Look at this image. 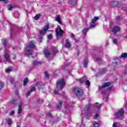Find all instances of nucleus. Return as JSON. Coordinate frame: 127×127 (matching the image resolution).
Instances as JSON below:
<instances>
[{"instance_id": "obj_1", "label": "nucleus", "mask_w": 127, "mask_h": 127, "mask_svg": "<svg viewBox=\"0 0 127 127\" xmlns=\"http://www.w3.org/2000/svg\"><path fill=\"white\" fill-rule=\"evenodd\" d=\"M72 91L78 99H82L83 98L84 92H83V90L81 88L79 87H73Z\"/></svg>"}, {"instance_id": "obj_2", "label": "nucleus", "mask_w": 127, "mask_h": 127, "mask_svg": "<svg viewBox=\"0 0 127 127\" xmlns=\"http://www.w3.org/2000/svg\"><path fill=\"white\" fill-rule=\"evenodd\" d=\"M57 89H58V90H60V91H62L66 85V83H65L64 79L63 78L59 79L57 81Z\"/></svg>"}, {"instance_id": "obj_3", "label": "nucleus", "mask_w": 127, "mask_h": 127, "mask_svg": "<svg viewBox=\"0 0 127 127\" xmlns=\"http://www.w3.org/2000/svg\"><path fill=\"white\" fill-rule=\"evenodd\" d=\"M124 115L125 111H124V109H121L114 114V116L116 119H118L119 120H123Z\"/></svg>"}, {"instance_id": "obj_4", "label": "nucleus", "mask_w": 127, "mask_h": 127, "mask_svg": "<svg viewBox=\"0 0 127 127\" xmlns=\"http://www.w3.org/2000/svg\"><path fill=\"white\" fill-rule=\"evenodd\" d=\"M59 31H58V29H56V34L58 39H61L64 33V31L62 30L60 27H59Z\"/></svg>"}, {"instance_id": "obj_5", "label": "nucleus", "mask_w": 127, "mask_h": 127, "mask_svg": "<svg viewBox=\"0 0 127 127\" xmlns=\"http://www.w3.org/2000/svg\"><path fill=\"white\" fill-rule=\"evenodd\" d=\"M48 29H49V24H47L44 27L42 30L40 31V35H43V34H44Z\"/></svg>"}, {"instance_id": "obj_6", "label": "nucleus", "mask_w": 127, "mask_h": 127, "mask_svg": "<svg viewBox=\"0 0 127 127\" xmlns=\"http://www.w3.org/2000/svg\"><path fill=\"white\" fill-rule=\"evenodd\" d=\"M23 106V103L20 102L18 105L17 114L18 115H20L22 113V106Z\"/></svg>"}, {"instance_id": "obj_7", "label": "nucleus", "mask_w": 127, "mask_h": 127, "mask_svg": "<svg viewBox=\"0 0 127 127\" xmlns=\"http://www.w3.org/2000/svg\"><path fill=\"white\" fill-rule=\"evenodd\" d=\"M43 54L45 55V57H46V58H48V57L50 56V52L49 50H48V49L45 48L43 51Z\"/></svg>"}, {"instance_id": "obj_8", "label": "nucleus", "mask_w": 127, "mask_h": 127, "mask_svg": "<svg viewBox=\"0 0 127 127\" xmlns=\"http://www.w3.org/2000/svg\"><path fill=\"white\" fill-rule=\"evenodd\" d=\"M86 81H87V76H84L82 78L80 79L79 80L78 82H79V83H80V84H83V83H85Z\"/></svg>"}, {"instance_id": "obj_9", "label": "nucleus", "mask_w": 127, "mask_h": 127, "mask_svg": "<svg viewBox=\"0 0 127 127\" xmlns=\"http://www.w3.org/2000/svg\"><path fill=\"white\" fill-rule=\"evenodd\" d=\"M111 85V82H106L104 83L102 86H99V90H101V89H104V88H106V87H109Z\"/></svg>"}, {"instance_id": "obj_10", "label": "nucleus", "mask_w": 127, "mask_h": 127, "mask_svg": "<svg viewBox=\"0 0 127 127\" xmlns=\"http://www.w3.org/2000/svg\"><path fill=\"white\" fill-rule=\"evenodd\" d=\"M4 59H5L7 62L10 63V58L9 57V55H8V54H7V53H5L4 55Z\"/></svg>"}, {"instance_id": "obj_11", "label": "nucleus", "mask_w": 127, "mask_h": 127, "mask_svg": "<svg viewBox=\"0 0 127 127\" xmlns=\"http://www.w3.org/2000/svg\"><path fill=\"white\" fill-rule=\"evenodd\" d=\"M26 50H27V53L26 54V55L27 56H30V55H32V51L29 49V47H27L26 48Z\"/></svg>"}, {"instance_id": "obj_12", "label": "nucleus", "mask_w": 127, "mask_h": 127, "mask_svg": "<svg viewBox=\"0 0 127 127\" xmlns=\"http://www.w3.org/2000/svg\"><path fill=\"white\" fill-rule=\"evenodd\" d=\"M120 27L118 26H115L112 29V32L114 33V34H116L117 32H118L120 30Z\"/></svg>"}, {"instance_id": "obj_13", "label": "nucleus", "mask_w": 127, "mask_h": 127, "mask_svg": "<svg viewBox=\"0 0 127 127\" xmlns=\"http://www.w3.org/2000/svg\"><path fill=\"white\" fill-rule=\"evenodd\" d=\"M65 47H66V48H70V47H71V44H70V43H69V40H68L67 39L65 40Z\"/></svg>"}, {"instance_id": "obj_14", "label": "nucleus", "mask_w": 127, "mask_h": 127, "mask_svg": "<svg viewBox=\"0 0 127 127\" xmlns=\"http://www.w3.org/2000/svg\"><path fill=\"white\" fill-rule=\"evenodd\" d=\"M69 3L71 5H75L77 4V0H69Z\"/></svg>"}, {"instance_id": "obj_15", "label": "nucleus", "mask_w": 127, "mask_h": 127, "mask_svg": "<svg viewBox=\"0 0 127 127\" xmlns=\"http://www.w3.org/2000/svg\"><path fill=\"white\" fill-rule=\"evenodd\" d=\"M53 55H56L57 53H58L59 51L56 49V47H53Z\"/></svg>"}, {"instance_id": "obj_16", "label": "nucleus", "mask_w": 127, "mask_h": 127, "mask_svg": "<svg viewBox=\"0 0 127 127\" xmlns=\"http://www.w3.org/2000/svg\"><path fill=\"white\" fill-rule=\"evenodd\" d=\"M32 65H33L34 66L35 65H37L38 64H41V62H38V61H35V60L33 61L32 62Z\"/></svg>"}, {"instance_id": "obj_17", "label": "nucleus", "mask_w": 127, "mask_h": 127, "mask_svg": "<svg viewBox=\"0 0 127 127\" xmlns=\"http://www.w3.org/2000/svg\"><path fill=\"white\" fill-rule=\"evenodd\" d=\"M40 16H41V15L40 14H38L34 16V19H35V20H38V19L40 18Z\"/></svg>"}, {"instance_id": "obj_18", "label": "nucleus", "mask_w": 127, "mask_h": 127, "mask_svg": "<svg viewBox=\"0 0 127 127\" xmlns=\"http://www.w3.org/2000/svg\"><path fill=\"white\" fill-rule=\"evenodd\" d=\"M56 21H58V22L60 23V24H61V17H60L59 15H58L57 17H56Z\"/></svg>"}, {"instance_id": "obj_19", "label": "nucleus", "mask_w": 127, "mask_h": 127, "mask_svg": "<svg viewBox=\"0 0 127 127\" xmlns=\"http://www.w3.org/2000/svg\"><path fill=\"white\" fill-rule=\"evenodd\" d=\"M2 45L4 47H6V45H7V40L6 39H4V40L3 41V42L2 43Z\"/></svg>"}, {"instance_id": "obj_20", "label": "nucleus", "mask_w": 127, "mask_h": 127, "mask_svg": "<svg viewBox=\"0 0 127 127\" xmlns=\"http://www.w3.org/2000/svg\"><path fill=\"white\" fill-rule=\"evenodd\" d=\"M36 86L38 88V89H40L42 86V83H41V82H38L36 83Z\"/></svg>"}, {"instance_id": "obj_21", "label": "nucleus", "mask_w": 127, "mask_h": 127, "mask_svg": "<svg viewBox=\"0 0 127 127\" xmlns=\"http://www.w3.org/2000/svg\"><path fill=\"white\" fill-rule=\"evenodd\" d=\"M27 83H28V78L26 77L23 80V86H26Z\"/></svg>"}, {"instance_id": "obj_22", "label": "nucleus", "mask_w": 127, "mask_h": 127, "mask_svg": "<svg viewBox=\"0 0 127 127\" xmlns=\"http://www.w3.org/2000/svg\"><path fill=\"white\" fill-rule=\"evenodd\" d=\"M101 107H102V105L99 104V103L98 102L95 103V108L99 109H101Z\"/></svg>"}, {"instance_id": "obj_23", "label": "nucleus", "mask_w": 127, "mask_h": 127, "mask_svg": "<svg viewBox=\"0 0 127 127\" xmlns=\"http://www.w3.org/2000/svg\"><path fill=\"white\" fill-rule=\"evenodd\" d=\"M120 58H127V53H125L122 54L120 57Z\"/></svg>"}, {"instance_id": "obj_24", "label": "nucleus", "mask_w": 127, "mask_h": 127, "mask_svg": "<svg viewBox=\"0 0 127 127\" xmlns=\"http://www.w3.org/2000/svg\"><path fill=\"white\" fill-rule=\"evenodd\" d=\"M111 4L113 5V6H116V5H118L119 4V3L117 1H113L111 2Z\"/></svg>"}, {"instance_id": "obj_25", "label": "nucleus", "mask_w": 127, "mask_h": 127, "mask_svg": "<svg viewBox=\"0 0 127 127\" xmlns=\"http://www.w3.org/2000/svg\"><path fill=\"white\" fill-rule=\"evenodd\" d=\"M96 27V24L94 23H90V26H89V29H91L92 28H95Z\"/></svg>"}, {"instance_id": "obj_26", "label": "nucleus", "mask_w": 127, "mask_h": 127, "mask_svg": "<svg viewBox=\"0 0 127 127\" xmlns=\"http://www.w3.org/2000/svg\"><path fill=\"white\" fill-rule=\"evenodd\" d=\"M62 101H61L59 102V104L57 106V108L58 109V110H60L61 109V107H62Z\"/></svg>"}, {"instance_id": "obj_27", "label": "nucleus", "mask_w": 127, "mask_h": 127, "mask_svg": "<svg viewBox=\"0 0 127 127\" xmlns=\"http://www.w3.org/2000/svg\"><path fill=\"white\" fill-rule=\"evenodd\" d=\"M88 29H84L83 30H82V34H83L84 36L86 35V34H87V32H88Z\"/></svg>"}, {"instance_id": "obj_28", "label": "nucleus", "mask_w": 127, "mask_h": 127, "mask_svg": "<svg viewBox=\"0 0 127 127\" xmlns=\"http://www.w3.org/2000/svg\"><path fill=\"white\" fill-rule=\"evenodd\" d=\"M28 44L30 48L32 47H35V45H34V44H33V42H30L29 43H28Z\"/></svg>"}, {"instance_id": "obj_29", "label": "nucleus", "mask_w": 127, "mask_h": 127, "mask_svg": "<svg viewBox=\"0 0 127 127\" xmlns=\"http://www.w3.org/2000/svg\"><path fill=\"white\" fill-rule=\"evenodd\" d=\"M88 61L87 60H84V61H83V65H84V67L85 68H86L87 67V65H88Z\"/></svg>"}, {"instance_id": "obj_30", "label": "nucleus", "mask_w": 127, "mask_h": 127, "mask_svg": "<svg viewBox=\"0 0 127 127\" xmlns=\"http://www.w3.org/2000/svg\"><path fill=\"white\" fill-rule=\"evenodd\" d=\"M99 19V17H95L92 20V23H95L97 20Z\"/></svg>"}, {"instance_id": "obj_31", "label": "nucleus", "mask_w": 127, "mask_h": 127, "mask_svg": "<svg viewBox=\"0 0 127 127\" xmlns=\"http://www.w3.org/2000/svg\"><path fill=\"white\" fill-rule=\"evenodd\" d=\"M90 107H91V105H88L85 106V107L84 108V110L85 111H88L89 109H90Z\"/></svg>"}, {"instance_id": "obj_32", "label": "nucleus", "mask_w": 127, "mask_h": 127, "mask_svg": "<svg viewBox=\"0 0 127 127\" xmlns=\"http://www.w3.org/2000/svg\"><path fill=\"white\" fill-rule=\"evenodd\" d=\"M85 85L87 86L88 87H90L91 85V82H90V81L88 80L84 82Z\"/></svg>"}, {"instance_id": "obj_33", "label": "nucleus", "mask_w": 127, "mask_h": 127, "mask_svg": "<svg viewBox=\"0 0 127 127\" xmlns=\"http://www.w3.org/2000/svg\"><path fill=\"white\" fill-rule=\"evenodd\" d=\"M47 118H53V115L51 113H48L46 114Z\"/></svg>"}, {"instance_id": "obj_34", "label": "nucleus", "mask_w": 127, "mask_h": 127, "mask_svg": "<svg viewBox=\"0 0 127 127\" xmlns=\"http://www.w3.org/2000/svg\"><path fill=\"white\" fill-rule=\"evenodd\" d=\"M8 80H9L10 83H11V84H12V83H13V78L9 77H8Z\"/></svg>"}, {"instance_id": "obj_35", "label": "nucleus", "mask_w": 127, "mask_h": 127, "mask_svg": "<svg viewBox=\"0 0 127 127\" xmlns=\"http://www.w3.org/2000/svg\"><path fill=\"white\" fill-rule=\"evenodd\" d=\"M7 123L9 126L11 125V120H10V119H7Z\"/></svg>"}, {"instance_id": "obj_36", "label": "nucleus", "mask_w": 127, "mask_h": 127, "mask_svg": "<svg viewBox=\"0 0 127 127\" xmlns=\"http://www.w3.org/2000/svg\"><path fill=\"white\" fill-rule=\"evenodd\" d=\"M93 126L94 127H99V123H98L97 122H94L93 123Z\"/></svg>"}, {"instance_id": "obj_37", "label": "nucleus", "mask_w": 127, "mask_h": 127, "mask_svg": "<svg viewBox=\"0 0 127 127\" xmlns=\"http://www.w3.org/2000/svg\"><path fill=\"white\" fill-rule=\"evenodd\" d=\"M45 77H47V78H49V74L47 71H45Z\"/></svg>"}, {"instance_id": "obj_38", "label": "nucleus", "mask_w": 127, "mask_h": 127, "mask_svg": "<svg viewBox=\"0 0 127 127\" xmlns=\"http://www.w3.org/2000/svg\"><path fill=\"white\" fill-rule=\"evenodd\" d=\"M13 7H14V6H12L11 5H8V10H11V9H12V8H13Z\"/></svg>"}, {"instance_id": "obj_39", "label": "nucleus", "mask_w": 127, "mask_h": 127, "mask_svg": "<svg viewBox=\"0 0 127 127\" xmlns=\"http://www.w3.org/2000/svg\"><path fill=\"white\" fill-rule=\"evenodd\" d=\"M35 90H36V89L35 88V86H33L30 90L31 92H34V91H35Z\"/></svg>"}, {"instance_id": "obj_40", "label": "nucleus", "mask_w": 127, "mask_h": 127, "mask_svg": "<svg viewBox=\"0 0 127 127\" xmlns=\"http://www.w3.org/2000/svg\"><path fill=\"white\" fill-rule=\"evenodd\" d=\"M96 62H100V61H101L102 60V58H96Z\"/></svg>"}, {"instance_id": "obj_41", "label": "nucleus", "mask_w": 127, "mask_h": 127, "mask_svg": "<svg viewBox=\"0 0 127 127\" xmlns=\"http://www.w3.org/2000/svg\"><path fill=\"white\" fill-rule=\"evenodd\" d=\"M71 37H72V38H73L74 40H76V38H75V35H74V34H73V33H71Z\"/></svg>"}, {"instance_id": "obj_42", "label": "nucleus", "mask_w": 127, "mask_h": 127, "mask_svg": "<svg viewBox=\"0 0 127 127\" xmlns=\"http://www.w3.org/2000/svg\"><path fill=\"white\" fill-rule=\"evenodd\" d=\"M41 39H43V37L42 36L39 37V42L40 43H41V42H42V41H41Z\"/></svg>"}, {"instance_id": "obj_43", "label": "nucleus", "mask_w": 127, "mask_h": 127, "mask_svg": "<svg viewBox=\"0 0 127 127\" xmlns=\"http://www.w3.org/2000/svg\"><path fill=\"white\" fill-rule=\"evenodd\" d=\"M14 16L16 18H17V17H18L19 16V14L18 12H16L14 13Z\"/></svg>"}, {"instance_id": "obj_44", "label": "nucleus", "mask_w": 127, "mask_h": 127, "mask_svg": "<svg viewBox=\"0 0 127 127\" xmlns=\"http://www.w3.org/2000/svg\"><path fill=\"white\" fill-rule=\"evenodd\" d=\"M9 115L10 116H13L14 115V111H11Z\"/></svg>"}, {"instance_id": "obj_45", "label": "nucleus", "mask_w": 127, "mask_h": 127, "mask_svg": "<svg viewBox=\"0 0 127 127\" xmlns=\"http://www.w3.org/2000/svg\"><path fill=\"white\" fill-rule=\"evenodd\" d=\"M31 93V91H28V92H27L26 93V95L27 97H28V96H30V94Z\"/></svg>"}, {"instance_id": "obj_46", "label": "nucleus", "mask_w": 127, "mask_h": 127, "mask_svg": "<svg viewBox=\"0 0 127 127\" xmlns=\"http://www.w3.org/2000/svg\"><path fill=\"white\" fill-rule=\"evenodd\" d=\"M104 72H105V69L104 68L100 69V72L101 73V74H102V73H104Z\"/></svg>"}, {"instance_id": "obj_47", "label": "nucleus", "mask_w": 127, "mask_h": 127, "mask_svg": "<svg viewBox=\"0 0 127 127\" xmlns=\"http://www.w3.org/2000/svg\"><path fill=\"white\" fill-rule=\"evenodd\" d=\"M11 71V69L10 68H8L6 70V73H9Z\"/></svg>"}, {"instance_id": "obj_48", "label": "nucleus", "mask_w": 127, "mask_h": 127, "mask_svg": "<svg viewBox=\"0 0 127 127\" xmlns=\"http://www.w3.org/2000/svg\"><path fill=\"white\" fill-rule=\"evenodd\" d=\"M52 38V35L50 34V35H48V38L49 39H51Z\"/></svg>"}, {"instance_id": "obj_49", "label": "nucleus", "mask_w": 127, "mask_h": 127, "mask_svg": "<svg viewBox=\"0 0 127 127\" xmlns=\"http://www.w3.org/2000/svg\"><path fill=\"white\" fill-rule=\"evenodd\" d=\"M122 9L124 10V11H127V7H123Z\"/></svg>"}, {"instance_id": "obj_50", "label": "nucleus", "mask_w": 127, "mask_h": 127, "mask_svg": "<svg viewBox=\"0 0 127 127\" xmlns=\"http://www.w3.org/2000/svg\"><path fill=\"white\" fill-rule=\"evenodd\" d=\"M113 42H114V43H115V44H117V43H118V40L117 39H114L113 40Z\"/></svg>"}, {"instance_id": "obj_51", "label": "nucleus", "mask_w": 127, "mask_h": 127, "mask_svg": "<svg viewBox=\"0 0 127 127\" xmlns=\"http://www.w3.org/2000/svg\"><path fill=\"white\" fill-rule=\"evenodd\" d=\"M3 87V83L2 82H0V88H2Z\"/></svg>"}, {"instance_id": "obj_52", "label": "nucleus", "mask_w": 127, "mask_h": 127, "mask_svg": "<svg viewBox=\"0 0 127 127\" xmlns=\"http://www.w3.org/2000/svg\"><path fill=\"white\" fill-rule=\"evenodd\" d=\"M116 19L117 20H121V16H118L116 17Z\"/></svg>"}, {"instance_id": "obj_53", "label": "nucleus", "mask_w": 127, "mask_h": 127, "mask_svg": "<svg viewBox=\"0 0 127 127\" xmlns=\"http://www.w3.org/2000/svg\"><path fill=\"white\" fill-rule=\"evenodd\" d=\"M54 94L55 95H59V93L57 90H55Z\"/></svg>"}, {"instance_id": "obj_54", "label": "nucleus", "mask_w": 127, "mask_h": 127, "mask_svg": "<svg viewBox=\"0 0 127 127\" xmlns=\"http://www.w3.org/2000/svg\"><path fill=\"white\" fill-rule=\"evenodd\" d=\"M0 1H4L5 3H7V0H0Z\"/></svg>"}, {"instance_id": "obj_55", "label": "nucleus", "mask_w": 127, "mask_h": 127, "mask_svg": "<svg viewBox=\"0 0 127 127\" xmlns=\"http://www.w3.org/2000/svg\"><path fill=\"white\" fill-rule=\"evenodd\" d=\"M112 89H113V86H110V87H109L107 89V90H108V91H111V90H112Z\"/></svg>"}, {"instance_id": "obj_56", "label": "nucleus", "mask_w": 127, "mask_h": 127, "mask_svg": "<svg viewBox=\"0 0 127 127\" xmlns=\"http://www.w3.org/2000/svg\"><path fill=\"white\" fill-rule=\"evenodd\" d=\"M98 117H99V115L96 114L95 116V120H97V119H98Z\"/></svg>"}, {"instance_id": "obj_57", "label": "nucleus", "mask_w": 127, "mask_h": 127, "mask_svg": "<svg viewBox=\"0 0 127 127\" xmlns=\"http://www.w3.org/2000/svg\"><path fill=\"white\" fill-rule=\"evenodd\" d=\"M77 56H79V55H80V50H77Z\"/></svg>"}, {"instance_id": "obj_58", "label": "nucleus", "mask_w": 127, "mask_h": 127, "mask_svg": "<svg viewBox=\"0 0 127 127\" xmlns=\"http://www.w3.org/2000/svg\"><path fill=\"white\" fill-rule=\"evenodd\" d=\"M106 93V91H103L102 92V95H105Z\"/></svg>"}, {"instance_id": "obj_59", "label": "nucleus", "mask_w": 127, "mask_h": 127, "mask_svg": "<svg viewBox=\"0 0 127 127\" xmlns=\"http://www.w3.org/2000/svg\"><path fill=\"white\" fill-rule=\"evenodd\" d=\"M113 127H117V124H116V123H114V124L113 125Z\"/></svg>"}, {"instance_id": "obj_60", "label": "nucleus", "mask_w": 127, "mask_h": 127, "mask_svg": "<svg viewBox=\"0 0 127 127\" xmlns=\"http://www.w3.org/2000/svg\"><path fill=\"white\" fill-rule=\"evenodd\" d=\"M17 100H13L12 101V104H14Z\"/></svg>"}, {"instance_id": "obj_61", "label": "nucleus", "mask_w": 127, "mask_h": 127, "mask_svg": "<svg viewBox=\"0 0 127 127\" xmlns=\"http://www.w3.org/2000/svg\"><path fill=\"white\" fill-rule=\"evenodd\" d=\"M15 95H18V91H17V90L15 91Z\"/></svg>"}, {"instance_id": "obj_62", "label": "nucleus", "mask_w": 127, "mask_h": 127, "mask_svg": "<svg viewBox=\"0 0 127 127\" xmlns=\"http://www.w3.org/2000/svg\"><path fill=\"white\" fill-rule=\"evenodd\" d=\"M65 69V67L62 66V70H64Z\"/></svg>"}, {"instance_id": "obj_63", "label": "nucleus", "mask_w": 127, "mask_h": 127, "mask_svg": "<svg viewBox=\"0 0 127 127\" xmlns=\"http://www.w3.org/2000/svg\"><path fill=\"white\" fill-rule=\"evenodd\" d=\"M115 64H116V65H119V63L118 62H115Z\"/></svg>"}, {"instance_id": "obj_64", "label": "nucleus", "mask_w": 127, "mask_h": 127, "mask_svg": "<svg viewBox=\"0 0 127 127\" xmlns=\"http://www.w3.org/2000/svg\"><path fill=\"white\" fill-rule=\"evenodd\" d=\"M124 75H127V70H125L124 72Z\"/></svg>"}]
</instances>
